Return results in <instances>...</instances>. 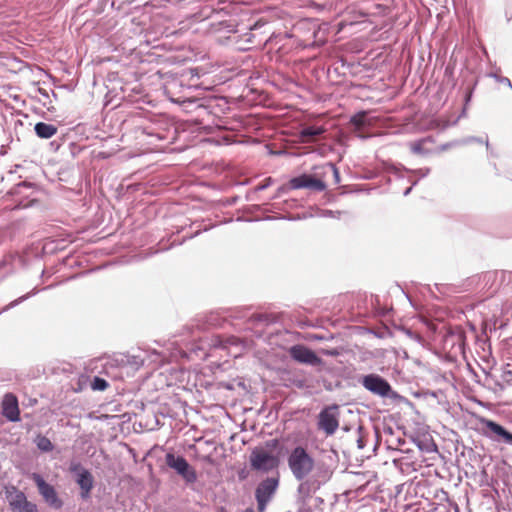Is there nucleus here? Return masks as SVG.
Listing matches in <instances>:
<instances>
[{
    "label": "nucleus",
    "instance_id": "1",
    "mask_svg": "<svg viewBox=\"0 0 512 512\" xmlns=\"http://www.w3.org/2000/svg\"><path fill=\"white\" fill-rule=\"evenodd\" d=\"M331 174L334 177V184L340 182V175L337 167L332 163H325L320 166L313 167L312 174H302L289 180L291 189L307 188L313 191L322 192L326 190V177Z\"/></svg>",
    "mask_w": 512,
    "mask_h": 512
},
{
    "label": "nucleus",
    "instance_id": "2",
    "mask_svg": "<svg viewBox=\"0 0 512 512\" xmlns=\"http://www.w3.org/2000/svg\"><path fill=\"white\" fill-rule=\"evenodd\" d=\"M287 462L293 476L299 481L305 479L315 467L313 457L302 446H297L291 451Z\"/></svg>",
    "mask_w": 512,
    "mask_h": 512
},
{
    "label": "nucleus",
    "instance_id": "3",
    "mask_svg": "<svg viewBox=\"0 0 512 512\" xmlns=\"http://www.w3.org/2000/svg\"><path fill=\"white\" fill-rule=\"evenodd\" d=\"M249 462L252 470L262 472H269L279 465L278 457L263 448L253 449L249 457Z\"/></svg>",
    "mask_w": 512,
    "mask_h": 512
},
{
    "label": "nucleus",
    "instance_id": "4",
    "mask_svg": "<svg viewBox=\"0 0 512 512\" xmlns=\"http://www.w3.org/2000/svg\"><path fill=\"white\" fill-rule=\"evenodd\" d=\"M166 465L175 470L187 483H194L197 480L196 470L190 466L182 456H176L169 452L165 455Z\"/></svg>",
    "mask_w": 512,
    "mask_h": 512
},
{
    "label": "nucleus",
    "instance_id": "5",
    "mask_svg": "<svg viewBox=\"0 0 512 512\" xmlns=\"http://www.w3.org/2000/svg\"><path fill=\"white\" fill-rule=\"evenodd\" d=\"M279 486L278 477H268L261 481L255 490V498L259 512H264Z\"/></svg>",
    "mask_w": 512,
    "mask_h": 512
},
{
    "label": "nucleus",
    "instance_id": "6",
    "mask_svg": "<svg viewBox=\"0 0 512 512\" xmlns=\"http://www.w3.org/2000/svg\"><path fill=\"white\" fill-rule=\"evenodd\" d=\"M32 480L36 484L39 493L45 500V502L55 509H60L63 505L62 500L58 497L55 488L48 484L41 475L33 473L31 475Z\"/></svg>",
    "mask_w": 512,
    "mask_h": 512
},
{
    "label": "nucleus",
    "instance_id": "7",
    "mask_svg": "<svg viewBox=\"0 0 512 512\" xmlns=\"http://www.w3.org/2000/svg\"><path fill=\"white\" fill-rule=\"evenodd\" d=\"M361 383L365 389L382 397L388 396L392 390L390 384L377 374L364 376Z\"/></svg>",
    "mask_w": 512,
    "mask_h": 512
},
{
    "label": "nucleus",
    "instance_id": "8",
    "mask_svg": "<svg viewBox=\"0 0 512 512\" xmlns=\"http://www.w3.org/2000/svg\"><path fill=\"white\" fill-rule=\"evenodd\" d=\"M290 356L299 363L319 365L321 359L304 345H294L289 350Z\"/></svg>",
    "mask_w": 512,
    "mask_h": 512
},
{
    "label": "nucleus",
    "instance_id": "9",
    "mask_svg": "<svg viewBox=\"0 0 512 512\" xmlns=\"http://www.w3.org/2000/svg\"><path fill=\"white\" fill-rule=\"evenodd\" d=\"M319 429L323 430L327 435H332L338 429L339 422L337 413L333 408H325L319 414Z\"/></svg>",
    "mask_w": 512,
    "mask_h": 512
},
{
    "label": "nucleus",
    "instance_id": "10",
    "mask_svg": "<svg viewBox=\"0 0 512 512\" xmlns=\"http://www.w3.org/2000/svg\"><path fill=\"white\" fill-rule=\"evenodd\" d=\"M2 415L9 421L15 422L20 420V410L17 397L11 393L4 396L2 403Z\"/></svg>",
    "mask_w": 512,
    "mask_h": 512
},
{
    "label": "nucleus",
    "instance_id": "11",
    "mask_svg": "<svg viewBox=\"0 0 512 512\" xmlns=\"http://www.w3.org/2000/svg\"><path fill=\"white\" fill-rule=\"evenodd\" d=\"M481 423L487 429L485 432L487 436L496 440L502 439L506 443L512 444V434L508 432L503 426L488 419H482Z\"/></svg>",
    "mask_w": 512,
    "mask_h": 512
},
{
    "label": "nucleus",
    "instance_id": "12",
    "mask_svg": "<svg viewBox=\"0 0 512 512\" xmlns=\"http://www.w3.org/2000/svg\"><path fill=\"white\" fill-rule=\"evenodd\" d=\"M408 145L411 152L418 156L429 155L435 150V141L430 136L412 141Z\"/></svg>",
    "mask_w": 512,
    "mask_h": 512
},
{
    "label": "nucleus",
    "instance_id": "13",
    "mask_svg": "<svg viewBox=\"0 0 512 512\" xmlns=\"http://www.w3.org/2000/svg\"><path fill=\"white\" fill-rule=\"evenodd\" d=\"M77 484L81 489V497L86 499L89 497L91 490L93 489V476L88 470H82L78 473L76 480Z\"/></svg>",
    "mask_w": 512,
    "mask_h": 512
},
{
    "label": "nucleus",
    "instance_id": "14",
    "mask_svg": "<svg viewBox=\"0 0 512 512\" xmlns=\"http://www.w3.org/2000/svg\"><path fill=\"white\" fill-rule=\"evenodd\" d=\"M326 129L322 126H305L299 132V137L303 143H309L316 139L317 136L323 134Z\"/></svg>",
    "mask_w": 512,
    "mask_h": 512
},
{
    "label": "nucleus",
    "instance_id": "15",
    "mask_svg": "<svg viewBox=\"0 0 512 512\" xmlns=\"http://www.w3.org/2000/svg\"><path fill=\"white\" fill-rule=\"evenodd\" d=\"M34 131L41 139H50L57 134L58 128L53 124L38 122L35 124Z\"/></svg>",
    "mask_w": 512,
    "mask_h": 512
},
{
    "label": "nucleus",
    "instance_id": "16",
    "mask_svg": "<svg viewBox=\"0 0 512 512\" xmlns=\"http://www.w3.org/2000/svg\"><path fill=\"white\" fill-rule=\"evenodd\" d=\"M27 498L25 494L21 491H16L13 495L10 496L9 503L13 510L19 511L20 508L25 504Z\"/></svg>",
    "mask_w": 512,
    "mask_h": 512
},
{
    "label": "nucleus",
    "instance_id": "17",
    "mask_svg": "<svg viewBox=\"0 0 512 512\" xmlns=\"http://www.w3.org/2000/svg\"><path fill=\"white\" fill-rule=\"evenodd\" d=\"M35 443L38 449H40L43 452H50L54 448L50 439L43 435H38L35 439Z\"/></svg>",
    "mask_w": 512,
    "mask_h": 512
},
{
    "label": "nucleus",
    "instance_id": "18",
    "mask_svg": "<svg viewBox=\"0 0 512 512\" xmlns=\"http://www.w3.org/2000/svg\"><path fill=\"white\" fill-rule=\"evenodd\" d=\"M108 386V382L100 377H94V379L91 382L92 390L104 391Z\"/></svg>",
    "mask_w": 512,
    "mask_h": 512
},
{
    "label": "nucleus",
    "instance_id": "19",
    "mask_svg": "<svg viewBox=\"0 0 512 512\" xmlns=\"http://www.w3.org/2000/svg\"><path fill=\"white\" fill-rule=\"evenodd\" d=\"M366 113L365 112H360V113H357L356 115H354L352 118H351V123L357 127V128H360V127H363L365 124H366Z\"/></svg>",
    "mask_w": 512,
    "mask_h": 512
},
{
    "label": "nucleus",
    "instance_id": "20",
    "mask_svg": "<svg viewBox=\"0 0 512 512\" xmlns=\"http://www.w3.org/2000/svg\"><path fill=\"white\" fill-rule=\"evenodd\" d=\"M18 512H38L36 504L26 501Z\"/></svg>",
    "mask_w": 512,
    "mask_h": 512
},
{
    "label": "nucleus",
    "instance_id": "21",
    "mask_svg": "<svg viewBox=\"0 0 512 512\" xmlns=\"http://www.w3.org/2000/svg\"><path fill=\"white\" fill-rule=\"evenodd\" d=\"M69 470L72 473H80L82 470H84L79 462H72L69 466Z\"/></svg>",
    "mask_w": 512,
    "mask_h": 512
},
{
    "label": "nucleus",
    "instance_id": "22",
    "mask_svg": "<svg viewBox=\"0 0 512 512\" xmlns=\"http://www.w3.org/2000/svg\"><path fill=\"white\" fill-rule=\"evenodd\" d=\"M277 444H278V441L277 440H273L271 447L275 448L277 446Z\"/></svg>",
    "mask_w": 512,
    "mask_h": 512
},
{
    "label": "nucleus",
    "instance_id": "23",
    "mask_svg": "<svg viewBox=\"0 0 512 512\" xmlns=\"http://www.w3.org/2000/svg\"><path fill=\"white\" fill-rule=\"evenodd\" d=\"M244 512H253V510L252 509H247Z\"/></svg>",
    "mask_w": 512,
    "mask_h": 512
},
{
    "label": "nucleus",
    "instance_id": "24",
    "mask_svg": "<svg viewBox=\"0 0 512 512\" xmlns=\"http://www.w3.org/2000/svg\"><path fill=\"white\" fill-rule=\"evenodd\" d=\"M4 264L3 263H0V267H2Z\"/></svg>",
    "mask_w": 512,
    "mask_h": 512
}]
</instances>
